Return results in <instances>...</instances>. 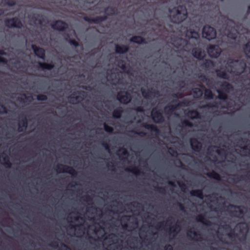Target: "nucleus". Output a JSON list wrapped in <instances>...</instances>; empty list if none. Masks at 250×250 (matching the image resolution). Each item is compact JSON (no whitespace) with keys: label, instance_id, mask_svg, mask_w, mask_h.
<instances>
[{"label":"nucleus","instance_id":"1","mask_svg":"<svg viewBox=\"0 0 250 250\" xmlns=\"http://www.w3.org/2000/svg\"><path fill=\"white\" fill-rule=\"evenodd\" d=\"M226 71L235 76H240L245 72L247 64L243 59L228 58L224 61Z\"/></svg>","mask_w":250,"mask_h":250},{"label":"nucleus","instance_id":"2","mask_svg":"<svg viewBox=\"0 0 250 250\" xmlns=\"http://www.w3.org/2000/svg\"><path fill=\"white\" fill-rule=\"evenodd\" d=\"M171 20L173 22L180 23L186 20L188 17V12L186 6L181 5L174 7L171 11Z\"/></svg>","mask_w":250,"mask_h":250},{"label":"nucleus","instance_id":"3","mask_svg":"<svg viewBox=\"0 0 250 250\" xmlns=\"http://www.w3.org/2000/svg\"><path fill=\"white\" fill-rule=\"evenodd\" d=\"M104 13L105 14V15L98 16L95 18H91L88 16H84L83 17V19L84 21L90 23L99 24L106 20L107 19V16L117 15L118 13V10L116 7L108 6L105 9Z\"/></svg>","mask_w":250,"mask_h":250},{"label":"nucleus","instance_id":"4","mask_svg":"<svg viewBox=\"0 0 250 250\" xmlns=\"http://www.w3.org/2000/svg\"><path fill=\"white\" fill-rule=\"evenodd\" d=\"M202 35L204 38L210 41L215 38L216 32L213 27L206 25H205L203 28Z\"/></svg>","mask_w":250,"mask_h":250},{"label":"nucleus","instance_id":"5","mask_svg":"<svg viewBox=\"0 0 250 250\" xmlns=\"http://www.w3.org/2000/svg\"><path fill=\"white\" fill-rule=\"evenodd\" d=\"M117 99L124 104H129L132 100L131 95L126 91H120L117 94Z\"/></svg>","mask_w":250,"mask_h":250},{"label":"nucleus","instance_id":"6","mask_svg":"<svg viewBox=\"0 0 250 250\" xmlns=\"http://www.w3.org/2000/svg\"><path fill=\"white\" fill-rule=\"evenodd\" d=\"M56 170L59 173H67L72 176L75 177L77 175V171L72 167L62 164L58 165L56 167Z\"/></svg>","mask_w":250,"mask_h":250},{"label":"nucleus","instance_id":"7","mask_svg":"<svg viewBox=\"0 0 250 250\" xmlns=\"http://www.w3.org/2000/svg\"><path fill=\"white\" fill-rule=\"evenodd\" d=\"M4 24L8 28H21L23 26L21 21L17 17L5 19Z\"/></svg>","mask_w":250,"mask_h":250},{"label":"nucleus","instance_id":"8","mask_svg":"<svg viewBox=\"0 0 250 250\" xmlns=\"http://www.w3.org/2000/svg\"><path fill=\"white\" fill-rule=\"evenodd\" d=\"M189 103V102L188 99H184L182 102H180L176 104H169L164 107L165 112L167 114H170L179 106L183 105L187 106L188 104Z\"/></svg>","mask_w":250,"mask_h":250},{"label":"nucleus","instance_id":"9","mask_svg":"<svg viewBox=\"0 0 250 250\" xmlns=\"http://www.w3.org/2000/svg\"><path fill=\"white\" fill-rule=\"evenodd\" d=\"M151 116L153 121L155 123H162L165 121L162 112L157 108H154L152 110Z\"/></svg>","mask_w":250,"mask_h":250},{"label":"nucleus","instance_id":"10","mask_svg":"<svg viewBox=\"0 0 250 250\" xmlns=\"http://www.w3.org/2000/svg\"><path fill=\"white\" fill-rule=\"evenodd\" d=\"M51 25L53 29L60 31H64L68 28V24L62 20L56 21Z\"/></svg>","mask_w":250,"mask_h":250},{"label":"nucleus","instance_id":"11","mask_svg":"<svg viewBox=\"0 0 250 250\" xmlns=\"http://www.w3.org/2000/svg\"><path fill=\"white\" fill-rule=\"evenodd\" d=\"M141 91L143 97L146 99H150L151 96H159L160 92L157 89L152 88L147 89V90L142 88Z\"/></svg>","mask_w":250,"mask_h":250},{"label":"nucleus","instance_id":"12","mask_svg":"<svg viewBox=\"0 0 250 250\" xmlns=\"http://www.w3.org/2000/svg\"><path fill=\"white\" fill-rule=\"evenodd\" d=\"M221 51V49L218 45H211L208 48V52L209 56L212 58H218L220 56Z\"/></svg>","mask_w":250,"mask_h":250},{"label":"nucleus","instance_id":"13","mask_svg":"<svg viewBox=\"0 0 250 250\" xmlns=\"http://www.w3.org/2000/svg\"><path fill=\"white\" fill-rule=\"evenodd\" d=\"M31 47L36 56L42 60L45 59V51L43 48L38 47L35 44L32 45Z\"/></svg>","mask_w":250,"mask_h":250},{"label":"nucleus","instance_id":"14","mask_svg":"<svg viewBox=\"0 0 250 250\" xmlns=\"http://www.w3.org/2000/svg\"><path fill=\"white\" fill-rule=\"evenodd\" d=\"M175 46L177 48L186 49L188 48V46L189 45L190 43L189 41L187 39L179 38L175 41Z\"/></svg>","mask_w":250,"mask_h":250},{"label":"nucleus","instance_id":"15","mask_svg":"<svg viewBox=\"0 0 250 250\" xmlns=\"http://www.w3.org/2000/svg\"><path fill=\"white\" fill-rule=\"evenodd\" d=\"M78 94L79 95L76 96H71L69 97L70 102L71 103H74L75 101H81L83 100L84 97L85 96L86 93L84 91H78L76 92H74L72 94V95H74L75 94Z\"/></svg>","mask_w":250,"mask_h":250},{"label":"nucleus","instance_id":"16","mask_svg":"<svg viewBox=\"0 0 250 250\" xmlns=\"http://www.w3.org/2000/svg\"><path fill=\"white\" fill-rule=\"evenodd\" d=\"M190 143L192 149L195 152H200L202 148V144L196 138H191Z\"/></svg>","mask_w":250,"mask_h":250},{"label":"nucleus","instance_id":"17","mask_svg":"<svg viewBox=\"0 0 250 250\" xmlns=\"http://www.w3.org/2000/svg\"><path fill=\"white\" fill-rule=\"evenodd\" d=\"M193 56L198 60H202L205 57V53L202 49L199 47H194L191 50Z\"/></svg>","mask_w":250,"mask_h":250},{"label":"nucleus","instance_id":"18","mask_svg":"<svg viewBox=\"0 0 250 250\" xmlns=\"http://www.w3.org/2000/svg\"><path fill=\"white\" fill-rule=\"evenodd\" d=\"M187 235L188 238H190L192 240H195L196 241L202 240L201 234L200 233L192 230L191 229L188 230Z\"/></svg>","mask_w":250,"mask_h":250},{"label":"nucleus","instance_id":"19","mask_svg":"<svg viewBox=\"0 0 250 250\" xmlns=\"http://www.w3.org/2000/svg\"><path fill=\"white\" fill-rule=\"evenodd\" d=\"M236 227L239 229V232L240 233H243L244 230L246 231V233L243 235L241 238L240 239V240H245L246 238V233L249 230V227L248 225L245 222H243L238 224Z\"/></svg>","mask_w":250,"mask_h":250},{"label":"nucleus","instance_id":"20","mask_svg":"<svg viewBox=\"0 0 250 250\" xmlns=\"http://www.w3.org/2000/svg\"><path fill=\"white\" fill-rule=\"evenodd\" d=\"M228 93H229L233 90L234 88L233 85L227 81H223L221 82L220 85V89Z\"/></svg>","mask_w":250,"mask_h":250},{"label":"nucleus","instance_id":"21","mask_svg":"<svg viewBox=\"0 0 250 250\" xmlns=\"http://www.w3.org/2000/svg\"><path fill=\"white\" fill-rule=\"evenodd\" d=\"M187 117L188 118L193 120L200 119L201 118V114L197 110H190L185 113Z\"/></svg>","mask_w":250,"mask_h":250},{"label":"nucleus","instance_id":"22","mask_svg":"<svg viewBox=\"0 0 250 250\" xmlns=\"http://www.w3.org/2000/svg\"><path fill=\"white\" fill-rule=\"evenodd\" d=\"M186 37H188L189 39H194L198 40L199 39L200 35L198 32L189 28L186 31Z\"/></svg>","mask_w":250,"mask_h":250},{"label":"nucleus","instance_id":"23","mask_svg":"<svg viewBox=\"0 0 250 250\" xmlns=\"http://www.w3.org/2000/svg\"><path fill=\"white\" fill-rule=\"evenodd\" d=\"M129 50V47L126 45H115V52L117 54H124L127 52Z\"/></svg>","mask_w":250,"mask_h":250},{"label":"nucleus","instance_id":"24","mask_svg":"<svg viewBox=\"0 0 250 250\" xmlns=\"http://www.w3.org/2000/svg\"><path fill=\"white\" fill-rule=\"evenodd\" d=\"M28 125V120L26 117L23 118L19 123L18 130L19 132L24 131Z\"/></svg>","mask_w":250,"mask_h":250},{"label":"nucleus","instance_id":"25","mask_svg":"<svg viewBox=\"0 0 250 250\" xmlns=\"http://www.w3.org/2000/svg\"><path fill=\"white\" fill-rule=\"evenodd\" d=\"M129 41L138 44L146 43L145 39L140 36H134L130 39Z\"/></svg>","mask_w":250,"mask_h":250},{"label":"nucleus","instance_id":"26","mask_svg":"<svg viewBox=\"0 0 250 250\" xmlns=\"http://www.w3.org/2000/svg\"><path fill=\"white\" fill-rule=\"evenodd\" d=\"M38 63L39 66V68L42 70H51L54 67V64L52 63H46L38 62Z\"/></svg>","mask_w":250,"mask_h":250},{"label":"nucleus","instance_id":"27","mask_svg":"<svg viewBox=\"0 0 250 250\" xmlns=\"http://www.w3.org/2000/svg\"><path fill=\"white\" fill-rule=\"evenodd\" d=\"M196 220L197 222H201L206 226H210L211 222L208 219H206L203 214H199L196 217Z\"/></svg>","mask_w":250,"mask_h":250},{"label":"nucleus","instance_id":"28","mask_svg":"<svg viewBox=\"0 0 250 250\" xmlns=\"http://www.w3.org/2000/svg\"><path fill=\"white\" fill-rule=\"evenodd\" d=\"M215 72L218 77L224 80L229 79V75L226 71L223 70L221 69H217L215 70Z\"/></svg>","mask_w":250,"mask_h":250},{"label":"nucleus","instance_id":"29","mask_svg":"<svg viewBox=\"0 0 250 250\" xmlns=\"http://www.w3.org/2000/svg\"><path fill=\"white\" fill-rule=\"evenodd\" d=\"M64 39L68 42L71 45L77 47L79 45V42L75 39H71L70 36L68 33L64 34Z\"/></svg>","mask_w":250,"mask_h":250},{"label":"nucleus","instance_id":"30","mask_svg":"<svg viewBox=\"0 0 250 250\" xmlns=\"http://www.w3.org/2000/svg\"><path fill=\"white\" fill-rule=\"evenodd\" d=\"M198 85L202 88H205V98L206 99H212L214 97V94L211 90L206 89L202 84H199Z\"/></svg>","mask_w":250,"mask_h":250},{"label":"nucleus","instance_id":"31","mask_svg":"<svg viewBox=\"0 0 250 250\" xmlns=\"http://www.w3.org/2000/svg\"><path fill=\"white\" fill-rule=\"evenodd\" d=\"M181 229V226L176 223L169 229L170 234H172L173 237H174L178 234Z\"/></svg>","mask_w":250,"mask_h":250},{"label":"nucleus","instance_id":"32","mask_svg":"<svg viewBox=\"0 0 250 250\" xmlns=\"http://www.w3.org/2000/svg\"><path fill=\"white\" fill-rule=\"evenodd\" d=\"M214 66V62L209 59H206L205 61L201 64V66L202 68L208 69Z\"/></svg>","mask_w":250,"mask_h":250},{"label":"nucleus","instance_id":"33","mask_svg":"<svg viewBox=\"0 0 250 250\" xmlns=\"http://www.w3.org/2000/svg\"><path fill=\"white\" fill-rule=\"evenodd\" d=\"M123 113V109L121 106H119L112 112V116L115 119H120Z\"/></svg>","mask_w":250,"mask_h":250},{"label":"nucleus","instance_id":"34","mask_svg":"<svg viewBox=\"0 0 250 250\" xmlns=\"http://www.w3.org/2000/svg\"><path fill=\"white\" fill-rule=\"evenodd\" d=\"M229 29L227 32V36L228 38L232 40H235L237 38L236 30L233 27H228Z\"/></svg>","mask_w":250,"mask_h":250},{"label":"nucleus","instance_id":"35","mask_svg":"<svg viewBox=\"0 0 250 250\" xmlns=\"http://www.w3.org/2000/svg\"><path fill=\"white\" fill-rule=\"evenodd\" d=\"M206 175L208 177L212 178L216 180H221V176L220 174L214 170H212L211 172L207 173Z\"/></svg>","mask_w":250,"mask_h":250},{"label":"nucleus","instance_id":"36","mask_svg":"<svg viewBox=\"0 0 250 250\" xmlns=\"http://www.w3.org/2000/svg\"><path fill=\"white\" fill-rule=\"evenodd\" d=\"M145 128L150 130L151 131L155 132L156 133H159V130L156 125L152 124H145L143 125Z\"/></svg>","mask_w":250,"mask_h":250},{"label":"nucleus","instance_id":"37","mask_svg":"<svg viewBox=\"0 0 250 250\" xmlns=\"http://www.w3.org/2000/svg\"><path fill=\"white\" fill-rule=\"evenodd\" d=\"M190 194L192 196L197 197L201 199H202L204 198L203 191L201 189L191 190L190 192Z\"/></svg>","mask_w":250,"mask_h":250},{"label":"nucleus","instance_id":"38","mask_svg":"<svg viewBox=\"0 0 250 250\" xmlns=\"http://www.w3.org/2000/svg\"><path fill=\"white\" fill-rule=\"evenodd\" d=\"M217 92L218 94V98L221 100H227L228 99V92L220 89H218Z\"/></svg>","mask_w":250,"mask_h":250},{"label":"nucleus","instance_id":"39","mask_svg":"<svg viewBox=\"0 0 250 250\" xmlns=\"http://www.w3.org/2000/svg\"><path fill=\"white\" fill-rule=\"evenodd\" d=\"M246 180H250V172L247 173V175H240L236 178L233 179L234 182L237 183L240 181H244Z\"/></svg>","mask_w":250,"mask_h":250},{"label":"nucleus","instance_id":"40","mask_svg":"<svg viewBox=\"0 0 250 250\" xmlns=\"http://www.w3.org/2000/svg\"><path fill=\"white\" fill-rule=\"evenodd\" d=\"M125 170L131 172L136 175H139L141 173V171L139 167L135 166H132L131 168H126Z\"/></svg>","mask_w":250,"mask_h":250},{"label":"nucleus","instance_id":"41","mask_svg":"<svg viewBox=\"0 0 250 250\" xmlns=\"http://www.w3.org/2000/svg\"><path fill=\"white\" fill-rule=\"evenodd\" d=\"M192 92L195 97L200 98L203 95V91L200 88L195 87L192 89Z\"/></svg>","mask_w":250,"mask_h":250},{"label":"nucleus","instance_id":"42","mask_svg":"<svg viewBox=\"0 0 250 250\" xmlns=\"http://www.w3.org/2000/svg\"><path fill=\"white\" fill-rule=\"evenodd\" d=\"M244 50L248 58H250V41L245 45Z\"/></svg>","mask_w":250,"mask_h":250},{"label":"nucleus","instance_id":"43","mask_svg":"<svg viewBox=\"0 0 250 250\" xmlns=\"http://www.w3.org/2000/svg\"><path fill=\"white\" fill-rule=\"evenodd\" d=\"M2 160L4 162L3 164L7 167L10 168L12 166V164L9 160V158L8 156L5 155L2 157Z\"/></svg>","mask_w":250,"mask_h":250},{"label":"nucleus","instance_id":"44","mask_svg":"<svg viewBox=\"0 0 250 250\" xmlns=\"http://www.w3.org/2000/svg\"><path fill=\"white\" fill-rule=\"evenodd\" d=\"M242 141H243V142H246L248 143V144L246 146H245L242 147L241 148L244 150H248L249 153H250V140L245 139H242Z\"/></svg>","mask_w":250,"mask_h":250},{"label":"nucleus","instance_id":"45","mask_svg":"<svg viewBox=\"0 0 250 250\" xmlns=\"http://www.w3.org/2000/svg\"><path fill=\"white\" fill-rule=\"evenodd\" d=\"M229 207L232 208H236L238 209V211H235V212H238L240 215H244V212L242 209H241V206L234 205L232 204L229 205Z\"/></svg>","mask_w":250,"mask_h":250},{"label":"nucleus","instance_id":"46","mask_svg":"<svg viewBox=\"0 0 250 250\" xmlns=\"http://www.w3.org/2000/svg\"><path fill=\"white\" fill-rule=\"evenodd\" d=\"M181 124L183 126H188V127H191L193 126V124L190 121H189V120H187V119L183 120L181 122Z\"/></svg>","mask_w":250,"mask_h":250},{"label":"nucleus","instance_id":"47","mask_svg":"<svg viewBox=\"0 0 250 250\" xmlns=\"http://www.w3.org/2000/svg\"><path fill=\"white\" fill-rule=\"evenodd\" d=\"M104 130L108 133H112L113 131V128L112 127L109 126L106 123H104Z\"/></svg>","mask_w":250,"mask_h":250},{"label":"nucleus","instance_id":"48","mask_svg":"<svg viewBox=\"0 0 250 250\" xmlns=\"http://www.w3.org/2000/svg\"><path fill=\"white\" fill-rule=\"evenodd\" d=\"M119 66L125 71L126 69V63L124 60H121L119 62Z\"/></svg>","mask_w":250,"mask_h":250},{"label":"nucleus","instance_id":"49","mask_svg":"<svg viewBox=\"0 0 250 250\" xmlns=\"http://www.w3.org/2000/svg\"><path fill=\"white\" fill-rule=\"evenodd\" d=\"M37 99L39 101H44L47 99V97L44 94H39L37 96Z\"/></svg>","mask_w":250,"mask_h":250},{"label":"nucleus","instance_id":"50","mask_svg":"<svg viewBox=\"0 0 250 250\" xmlns=\"http://www.w3.org/2000/svg\"><path fill=\"white\" fill-rule=\"evenodd\" d=\"M178 186L181 188V190L183 191H185V190L187 189V186L186 185L181 181H178L177 182Z\"/></svg>","mask_w":250,"mask_h":250},{"label":"nucleus","instance_id":"51","mask_svg":"<svg viewBox=\"0 0 250 250\" xmlns=\"http://www.w3.org/2000/svg\"><path fill=\"white\" fill-rule=\"evenodd\" d=\"M215 107V108H218V103L214 102L212 104H208L204 106V107Z\"/></svg>","mask_w":250,"mask_h":250},{"label":"nucleus","instance_id":"52","mask_svg":"<svg viewBox=\"0 0 250 250\" xmlns=\"http://www.w3.org/2000/svg\"><path fill=\"white\" fill-rule=\"evenodd\" d=\"M7 113V108L4 105L0 104V114H6Z\"/></svg>","mask_w":250,"mask_h":250},{"label":"nucleus","instance_id":"53","mask_svg":"<svg viewBox=\"0 0 250 250\" xmlns=\"http://www.w3.org/2000/svg\"><path fill=\"white\" fill-rule=\"evenodd\" d=\"M156 190L161 193H165L166 192V188L162 187H155Z\"/></svg>","mask_w":250,"mask_h":250},{"label":"nucleus","instance_id":"54","mask_svg":"<svg viewBox=\"0 0 250 250\" xmlns=\"http://www.w3.org/2000/svg\"><path fill=\"white\" fill-rule=\"evenodd\" d=\"M6 4L9 6H13L16 5V1L14 0H7Z\"/></svg>","mask_w":250,"mask_h":250},{"label":"nucleus","instance_id":"55","mask_svg":"<svg viewBox=\"0 0 250 250\" xmlns=\"http://www.w3.org/2000/svg\"><path fill=\"white\" fill-rule=\"evenodd\" d=\"M102 146L105 148V149L108 151L110 150V146L109 144L103 141L102 143Z\"/></svg>","mask_w":250,"mask_h":250},{"label":"nucleus","instance_id":"56","mask_svg":"<svg viewBox=\"0 0 250 250\" xmlns=\"http://www.w3.org/2000/svg\"><path fill=\"white\" fill-rule=\"evenodd\" d=\"M131 132H134L135 134L139 135L141 136H144L146 135V133L144 131H135L134 130H132Z\"/></svg>","mask_w":250,"mask_h":250},{"label":"nucleus","instance_id":"57","mask_svg":"<svg viewBox=\"0 0 250 250\" xmlns=\"http://www.w3.org/2000/svg\"><path fill=\"white\" fill-rule=\"evenodd\" d=\"M134 110L138 112H144V109L143 107L141 106H137L134 108Z\"/></svg>","mask_w":250,"mask_h":250},{"label":"nucleus","instance_id":"58","mask_svg":"<svg viewBox=\"0 0 250 250\" xmlns=\"http://www.w3.org/2000/svg\"><path fill=\"white\" fill-rule=\"evenodd\" d=\"M49 245L54 248H57L58 247V241H53Z\"/></svg>","mask_w":250,"mask_h":250},{"label":"nucleus","instance_id":"59","mask_svg":"<svg viewBox=\"0 0 250 250\" xmlns=\"http://www.w3.org/2000/svg\"><path fill=\"white\" fill-rule=\"evenodd\" d=\"M177 205L179 206V207L180 208V209L181 210H182V211H185V207H184V206L182 204H181V203H180L179 202H178L177 203Z\"/></svg>","mask_w":250,"mask_h":250},{"label":"nucleus","instance_id":"60","mask_svg":"<svg viewBox=\"0 0 250 250\" xmlns=\"http://www.w3.org/2000/svg\"><path fill=\"white\" fill-rule=\"evenodd\" d=\"M179 86L182 88H184L185 87L186 83L184 81H181L179 82L178 84Z\"/></svg>","mask_w":250,"mask_h":250},{"label":"nucleus","instance_id":"61","mask_svg":"<svg viewBox=\"0 0 250 250\" xmlns=\"http://www.w3.org/2000/svg\"><path fill=\"white\" fill-rule=\"evenodd\" d=\"M165 250H173V247L170 244H168L165 246Z\"/></svg>","mask_w":250,"mask_h":250},{"label":"nucleus","instance_id":"62","mask_svg":"<svg viewBox=\"0 0 250 250\" xmlns=\"http://www.w3.org/2000/svg\"><path fill=\"white\" fill-rule=\"evenodd\" d=\"M61 248H64V250H71L70 248L68 246L63 243L61 244Z\"/></svg>","mask_w":250,"mask_h":250},{"label":"nucleus","instance_id":"63","mask_svg":"<svg viewBox=\"0 0 250 250\" xmlns=\"http://www.w3.org/2000/svg\"><path fill=\"white\" fill-rule=\"evenodd\" d=\"M228 236L229 237H236L237 236V233H234V231H231L230 232V233H229L228 234Z\"/></svg>","mask_w":250,"mask_h":250},{"label":"nucleus","instance_id":"64","mask_svg":"<svg viewBox=\"0 0 250 250\" xmlns=\"http://www.w3.org/2000/svg\"><path fill=\"white\" fill-rule=\"evenodd\" d=\"M200 78H201V80L203 82H206L208 80V78L205 75H201L200 76Z\"/></svg>","mask_w":250,"mask_h":250}]
</instances>
